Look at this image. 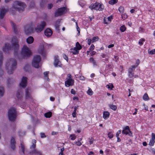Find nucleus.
<instances>
[{
    "instance_id": "1",
    "label": "nucleus",
    "mask_w": 155,
    "mask_h": 155,
    "mask_svg": "<svg viewBox=\"0 0 155 155\" xmlns=\"http://www.w3.org/2000/svg\"><path fill=\"white\" fill-rule=\"evenodd\" d=\"M17 62L13 58H10L8 60L6 63V69L9 74H12L16 68Z\"/></svg>"
},
{
    "instance_id": "2",
    "label": "nucleus",
    "mask_w": 155,
    "mask_h": 155,
    "mask_svg": "<svg viewBox=\"0 0 155 155\" xmlns=\"http://www.w3.org/2000/svg\"><path fill=\"white\" fill-rule=\"evenodd\" d=\"M18 56H16V58L19 60H21L22 58H25L29 57L31 54V52L29 48L26 46H23L21 53V55L22 56V58L19 56L18 53Z\"/></svg>"
},
{
    "instance_id": "3",
    "label": "nucleus",
    "mask_w": 155,
    "mask_h": 155,
    "mask_svg": "<svg viewBox=\"0 0 155 155\" xmlns=\"http://www.w3.org/2000/svg\"><path fill=\"white\" fill-rule=\"evenodd\" d=\"M26 6V5L25 3L18 1L14 2L13 6V7L15 9L20 12H23Z\"/></svg>"
},
{
    "instance_id": "4",
    "label": "nucleus",
    "mask_w": 155,
    "mask_h": 155,
    "mask_svg": "<svg viewBox=\"0 0 155 155\" xmlns=\"http://www.w3.org/2000/svg\"><path fill=\"white\" fill-rule=\"evenodd\" d=\"M17 116L15 108H11L8 111V116L9 120L12 122H14Z\"/></svg>"
},
{
    "instance_id": "5",
    "label": "nucleus",
    "mask_w": 155,
    "mask_h": 155,
    "mask_svg": "<svg viewBox=\"0 0 155 155\" xmlns=\"http://www.w3.org/2000/svg\"><path fill=\"white\" fill-rule=\"evenodd\" d=\"M12 45L14 49V55L16 57L18 54V50L19 49V45L18 44V41L16 37H14L12 40Z\"/></svg>"
},
{
    "instance_id": "6",
    "label": "nucleus",
    "mask_w": 155,
    "mask_h": 155,
    "mask_svg": "<svg viewBox=\"0 0 155 155\" xmlns=\"http://www.w3.org/2000/svg\"><path fill=\"white\" fill-rule=\"evenodd\" d=\"M41 60V58L39 55H36L34 58L32 62L33 66L36 68H38L40 65V62Z\"/></svg>"
},
{
    "instance_id": "7",
    "label": "nucleus",
    "mask_w": 155,
    "mask_h": 155,
    "mask_svg": "<svg viewBox=\"0 0 155 155\" xmlns=\"http://www.w3.org/2000/svg\"><path fill=\"white\" fill-rule=\"evenodd\" d=\"M89 7L91 10L94 9L99 11H102L104 9V6L103 5L100 4L99 3H96L94 4H91Z\"/></svg>"
},
{
    "instance_id": "8",
    "label": "nucleus",
    "mask_w": 155,
    "mask_h": 155,
    "mask_svg": "<svg viewBox=\"0 0 155 155\" xmlns=\"http://www.w3.org/2000/svg\"><path fill=\"white\" fill-rule=\"evenodd\" d=\"M66 8L65 7H63L58 9L54 13V17H57L65 14L66 13Z\"/></svg>"
},
{
    "instance_id": "9",
    "label": "nucleus",
    "mask_w": 155,
    "mask_h": 155,
    "mask_svg": "<svg viewBox=\"0 0 155 155\" xmlns=\"http://www.w3.org/2000/svg\"><path fill=\"white\" fill-rule=\"evenodd\" d=\"M45 25V22L43 21H42L40 24L38 25L37 27L35 28V30L37 32H40L44 29Z\"/></svg>"
},
{
    "instance_id": "10",
    "label": "nucleus",
    "mask_w": 155,
    "mask_h": 155,
    "mask_svg": "<svg viewBox=\"0 0 155 155\" xmlns=\"http://www.w3.org/2000/svg\"><path fill=\"white\" fill-rule=\"evenodd\" d=\"M34 31V30L31 25H27L25 27V32L26 35L30 34L33 33Z\"/></svg>"
},
{
    "instance_id": "11",
    "label": "nucleus",
    "mask_w": 155,
    "mask_h": 155,
    "mask_svg": "<svg viewBox=\"0 0 155 155\" xmlns=\"http://www.w3.org/2000/svg\"><path fill=\"white\" fill-rule=\"evenodd\" d=\"M27 78L25 77H23L21 80V82L20 84L21 86L22 87L25 88L27 85Z\"/></svg>"
},
{
    "instance_id": "12",
    "label": "nucleus",
    "mask_w": 155,
    "mask_h": 155,
    "mask_svg": "<svg viewBox=\"0 0 155 155\" xmlns=\"http://www.w3.org/2000/svg\"><path fill=\"white\" fill-rule=\"evenodd\" d=\"M8 11V9L4 8H2L0 9V19H2Z\"/></svg>"
},
{
    "instance_id": "13",
    "label": "nucleus",
    "mask_w": 155,
    "mask_h": 155,
    "mask_svg": "<svg viewBox=\"0 0 155 155\" xmlns=\"http://www.w3.org/2000/svg\"><path fill=\"white\" fill-rule=\"evenodd\" d=\"M54 58V64L55 66V67H57L58 66H61V62L59 61L58 56H55Z\"/></svg>"
},
{
    "instance_id": "14",
    "label": "nucleus",
    "mask_w": 155,
    "mask_h": 155,
    "mask_svg": "<svg viewBox=\"0 0 155 155\" xmlns=\"http://www.w3.org/2000/svg\"><path fill=\"white\" fill-rule=\"evenodd\" d=\"M74 83V81L73 79H67L65 82V85L67 87L70 86H72Z\"/></svg>"
},
{
    "instance_id": "15",
    "label": "nucleus",
    "mask_w": 155,
    "mask_h": 155,
    "mask_svg": "<svg viewBox=\"0 0 155 155\" xmlns=\"http://www.w3.org/2000/svg\"><path fill=\"white\" fill-rule=\"evenodd\" d=\"M31 88L30 87L27 88L25 89V96L26 99L31 98V96L30 92Z\"/></svg>"
},
{
    "instance_id": "16",
    "label": "nucleus",
    "mask_w": 155,
    "mask_h": 155,
    "mask_svg": "<svg viewBox=\"0 0 155 155\" xmlns=\"http://www.w3.org/2000/svg\"><path fill=\"white\" fill-rule=\"evenodd\" d=\"M16 142L15 138L12 137L11 140L10 147L13 150H14L15 148V144Z\"/></svg>"
},
{
    "instance_id": "17",
    "label": "nucleus",
    "mask_w": 155,
    "mask_h": 155,
    "mask_svg": "<svg viewBox=\"0 0 155 155\" xmlns=\"http://www.w3.org/2000/svg\"><path fill=\"white\" fill-rule=\"evenodd\" d=\"M52 31L49 28H47L44 31L45 35L47 37L51 36L52 34Z\"/></svg>"
},
{
    "instance_id": "18",
    "label": "nucleus",
    "mask_w": 155,
    "mask_h": 155,
    "mask_svg": "<svg viewBox=\"0 0 155 155\" xmlns=\"http://www.w3.org/2000/svg\"><path fill=\"white\" fill-rule=\"evenodd\" d=\"M12 47L10 45L9 43H6L5 44V46L4 48H3V51L6 52H7V50H11V49Z\"/></svg>"
},
{
    "instance_id": "19",
    "label": "nucleus",
    "mask_w": 155,
    "mask_h": 155,
    "mask_svg": "<svg viewBox=\"0 0 155 155\" xmlns=\"http://www.w3.org/2000/svg\"><path fill=\"white\" fill-rule=\"evenodd\" d=\"M11 23L14 32L16 33H17L18 29V26L15 24L13 22H12Z\"/></svg>"
},
{
    "instance_id": "20",
    "label": "nucleus",
    "mask_w": 155,
    "mask_h": 155,
    "mask_svg": "<svg viewBox=\"0 0 155 155\" xmlns=\"http://www.w3.org/2000/svg\"><path fill=\"white\" fill-rule=\"evenodd\" d=\"M34 41V39L32 36H29L26 39V41L29 44L32 43Z\"/></svg>"
},
{
    "instance_id": "21",
    "label": "nucleus",
    "mask_w": 155,
    "mask_h": 155,
    "mask_svg": "<svg viewBox=\"0 0 155 155\" xmlns=\"http://www.w3.org/2000/svg\"><path fill=\"white\" fill-rule=\"evenodd\" d=\"M23 95V93L20 90L17 92L16 95L18 99H20L22 97Z\"/></svg>"
},
{
    "instance_id": "22",
    "label": "nucleus",
    "mask_w": 155,
    "mask_h": 155,
    "mask_svg": "<svg viewBox=\"0 0 155 155\" xmlns=\"http://www.w3.org/2000/svg\"><path fill=\"white\" fill-rule=\"evenodd\" d=\"M110 115L109 112L104 111L103 112V117L105 119L108 118Z\"/></svg>"
},
{
    "instance_id": "23",
    "label": "nucleus",
    "mask_w": 155,
    "mask_h": 155,
    "mask_svg": "<svg viewBox=\"0 0 155 155\" xmlns=\"http://www.w3.org/2000/svg\"><path fill=\"white\" fill-rule=\"evenodd\" d=\"M5 92V89L2 86H0V97H2Z\"/></svg>"
},
{
    "instance_id": "24",
    "label": "nucleus",
    "mask_w": 155,
    "mask_h": 155,
    "mask_svg": "<svg viewBox=\"0 0 155 155\" xmlns=\"http://www.w3.org/2000/svg\"><path fill=\"white\" fill-rule=\"evenodd\" d=\"M39 52L42 55V56L45 57L46 55V53L45 51L43 49V47H42V48L39 50Z\"/></svg>"
},
{
    "instance_id": "25",
    "label": "nucleus",
    "mask_w": 155,
    "mask_h": 155,
    "mask_svg": "<svg viewBox=\"0 0 155 155\" xmlns=\"http://www.w3.org/2000/svg\"><path fill=\"white\" fill-rule=\"evenodd\" d=\"M71 52L74 54H77L79 53V51L75 48L71 49Z\"/></svg>"
},
{
    "instance_id": "26",
    "label": "nucleus",
    "mask_w": 155,
    "mask_h": 155,
    "mask_svg": "<svg viewBox=\"0 0 155 155\" xmlns=\"http://www.w3.org/2000/svg\"><path fill=\"white\" fill-rule=\"evenodd\" d=\"M47 2L45 0H42L40 3V5L41 8H43L46 4Z\"/></svg>"
},
{
    "instance_id": "27",
    "label": "nucleus",
    "mask_w": 155,
    "mask_h": 155,
    "mask_svg": "<svg viewBox=\"0 0 155 155\" xmlns=\"http://www.w3.org/2000/svg\"><path fill=\"white\" fill-rule=\"evenodd\" d=\"M31 153L32 154L34 153L37 155H41V153L40 151L36 149H35L32 150L31 152Z\"/></svg>"
},
{
    "instance_id": "28",
    "label": "nucleus",
    "mask_w": 155,
    "mask_h": 155,
    "mask_svg": "<svg viewBox=\"0 0 155 155\" xmlns=\"http://www.w3.org/2000/svg\"><path fill=\"white\" fill-rule=\"evenodd\" d=\"M60 23V21L59 20H57L55 24V28L58 30H59V24Z\"/></svg>"
},
{
    "instance_id": "29",
    "label": "nucleus",
    "mask_w": 155,
    "mask_h": 155,
    "mask_svg": "<svg viewBox=\"0 0 155 155\" xmlns=\"http://www.w3.org/2000/svg\"><path fill=\"white\" fill-rule=\"evenodd\" d=\"M75 48L79 51L82 48V47L78 42H77L76 44V47Z\"/></svg>"
},
{
    "instance_id": "30",
    "label": "nucleus",
    "mask_w": 155,
    "mask_h": 155,
    "mask_svg": "<svg viewBox=\"0 0 155 155\" xmlns=\"http://www.w3.org/2000/svg\"><path fill=\"white\" fill-rule=\"evenodd\" d=\"M109 106L110 109L114 110H116L117 109V107L115 105L109 104Z\"/></svg>"
},
{
    "instance_id": "31",
    "label": "nucleus",
    "mask_w": 155,
    "mask_h": 155,
    "mask_svg": "<svg viewBox=\"0 0 155 155\" xmlns=\"http://www.w3.org/2000/svg\"><path fill=\"white\" fill-rule=\"evenodd\" d=\"M35 2L34 1L31 2L29 6V8H35Z\"/></svg>"
},
{
    "instance_id": "32",
    "label": "nucleus",
    "mask_w": 155,
    "mask_h": 155,
    "mask_svg": "<svg viewBox=\"0 0 155 155\" xmlns=\"http://www.w3.org/2000/svg\"><path fill=\"white\" fill-rule=\"evenodd\" d=\"M49 71H46L44 72V77L45 79L48 81V80L49 79L48 77V74H49Z\"/></svg>"
},
{
    "instance_id": "33",
    "label": "nucleus",
    "mask_w": 155,
    "mask_h": 155,
    "mask_svg": "<svg viewBox=\"0 0 155 155\" xmlns=\"http://www.w3.org/2000/svg\"><path fill=\"white\" fill-rule=\"evenodd\" d=\"M102 57L103 58H105V60L106 61H108L109 56L107 55L103 54L101 55Z\"/></svg>"
},
{
    "instance_id": "34",
    "label": "nucleus",
    "mask_w": 155,
    "mask_h": 155,
    "mask_svg": "<svg viewBox=\"0 0 155 155\" xmlns=\"http://www.w3.org/2000/svg\"><path fill=\"white\" fill-rule=\"evenodd\" d=\"M143 99L145 101H147L149 99V97L147 94L145 93L143 97Z\"/></svg>"
},
{
    "instance_id": "35",
    "label": "nucleus",
    "mask_w": 155,
    "mask_h": 155,
    "mask_svg": "<svg viewBox=\"0 0 155 155\" xmlns=\"http://www.w3.org/2000/svg\"><path fill=\"white\" fill-rule=\"evenodd\" d=\"M24 69L26 71H28L30 69V65L28 64H27L24 67Z\"/></svg>"
},
{
    "instance_id": "36",
    "label": "nucleus",
    "mask_w": 155,
    "mask_h": 155,
    "mask_svg": "<svg viewBox=\"0 0 155 155\" xmlns=\"http://www.w3.org/2000/svg\"><path fill=\"white\" fill-rule=\"evenodd\" d=\"M52 113L51 112L47 113L45 114V116L47 118H49L51 116Z\"/></svg>"
},
{
    "instance_id": "37",
    "label": "nucleus",
    "mask_w": 155,
    "mask_h": 155,
    "mask_svg": "<svg viewBox=\"0 0 155 155\" xmlns=\"http://www.w3.org/2000/svg\"><path fill=\"white\" fill-rule=\"evenodd\" d=\"M32 145L31 147V148H32L35 149L36 147V140H33Z\"/></svg>"
},
{
    "instance_id": "38",
    "label": "nucleus",
    "mask_w": 155,
    "mask_h": 155,
    "mask_svg": "<svg viewBox=\"0 0 155 155\" xmlns=\"http://www.w3.org/2000/svg\"><path fill=\"white\" fill-rule=\"evenodd\" d=\"M87 93L89 95H92L93 94V92L92 90L89 88L87 91Z\"/></svg>"
},
{
    "instance_id": "39",
    "label": "nucleus",
    "mask_w": 155,
    "mask_h": 155,
    "mask_svg": "<svg viewBox=\"0 0 155 155\" xmlns=\"http://www.w3.org/2000/svg\"><path fill=\"white\" fill-rule=\"evenodd\" d=\"M99 39V38L97 36L94 37L92 39V42H95L97 41Z\"/></svg>"
},
{
    "instance_id": "40",
    "label": "nucleus",
    "mask_w": 155,
    "mask_h": 155,
    "mask_svg": "<svg viewBox=\"0 0 155 155\" xmlns=\"http://www.w3.org/2000/svg\"><path fill=\"white\" fill-rule=\"evenodd\" d=\"M117 0H111L109 1V3L110 4L113 5L117 3Z\"/></svg>"
},
{
    "instance_id": "41",
    "label": "nucleus",
    "mask_w": 155,
    "mask_h": 155,
    "mask_svg": "<svg viewBox=\"0 0 155 155\" xmlns=\"http://www.w3.org/2000/svg\"><path fill=\"white\" fill-rule=\"evenodd\" d=\"M154 142L155 141L154 139H151L149 142V145L151 146H153L154 144Z\"/></svg>"
},
{
    "instance_id": "42",
    "label": "nucleus",
    "mask_w": 155,
    "mask_h": 155,
    "mask_svg": "<svg viewBox=\"0 0 155 155\" xmlns=\"http://www.w3.org/2000/svg\"><path fill=\"white\" fill-rule=\"evenodd\" d=\"M118 10L121 13H122L124 12V8L122 6H120Z\"/></svg>"
},
{
    "instance_id": "43",
    "label": "nucleus",
    "mask_w": 155,
    "mask_h": 155,
    "mask_svg": "<svg viewBox=\"0 0 155 155\" xmlns=\"http://www.w3.org/2000/svg\"><path fill=\"white\" fill-rule=\"evenodd\" d=\"M120 30L122 32H124L126 30V27L124 25L122 26L120 28Z\"/></svg>"
},
{
    "instance_id": "44",
    "label": "nucleus",
    "mask_w": 155,
    "mask_h": 155,
    "mask_svg": "<svg viewBox=\"0 0 155 155\" xmlns=\"http://www.w3.org/2000/svg\"><path fill=\"white\" fill-rule=\"evenodd\" d=\"M91 62H92L94 65H96V62L93 58H91L90 59Z\"/></svg>"
},
{
    "instance_id": "45",
    "label": "nucleus",
    "mask_w": 155,
    "mask_h": 155,
    "mask_svg": "<svg viewBox=\"0 0 155 155\" xmlns=\"http://www.w3.org/2000/svg\"><path fill=\"white\" fill-rule=\"evenodd\" d=\"M145 40L143 38H142L141 39H140L139 42V44L140 45H142L143 44V42Z\"/></svg>"
},
{
    "instance_id": "46",
    "label": "nucleus",
    "mask_w": 155,
    "mask_h": 155,
    "mask_svg": "<svg viewBox=\"0 0 155 155\" xmlns=\"http://www.w3.org/2000/svg\"><path fill=\"white\" fill-rule=\"evenodd\" d=\"M76 25H77V30L78 32V35H79V34H80V29L78 27V26L77 22H76Z\"/></svg>"
},
{
    "instance_id": "47",
    "label": "nucleus",
    "mask_w": 155,
    "mask_h": 155,
    "mask_svg": "<svg viewBox=\"0 0 155 155\" xmlns=\"http://www.w3.org/2000/svg\"><path fill=\"white\" fill-rule=\"evenodd\" d=\"M108 137L110 138H112L113 137V134H112V133H111V132H109L108 134Z\"/></svg>"
},
{
    "instance_id": "48",
    "label": "nucleus",
    "mask_w": 155,
    "mask_h": 155,
    "mask_svg": "<svg viewBox=\"0 0 155 155\" xmlns=\"http://www.w3.org/2000/svg\"><path fill=\"white\" fill-rule=\"evenodd\" d=\"M21 149L23 153V154H24V150H25V147L24 146L22 143L21 144Z\"/></svg>"
},
{
    "instance_id": "49",
    "label": "nucleus",
    "mask_w": 155,
    "mask_h": 155,
    "mask_svg": "<svg viewBox=\"0 0 155 155\" xmlns=\"http://www.w3.org/2000/svg\"><path fill=\"white\" fill-rule=\"evenodd\" d=\"M70 137H71V139L72 140H74L76 138L75 135L74 134H71L70 135Z\"/></svg>"
},
{
    "instance_id": "50",
    "label": "nucleus",
    "mask_w": 155,
    "mask_h": 155,
    "mask_svg": "<svg viewBox=\"0 0 155 155\" xmlns=\"http://www.w3.org/2000/svg\"><path fill=\"white\" fill-rule=\"evenodd\" d=\"M106 87L108 89L110 88H110V90H112V88L114 87V86H113V84H111L110 85H107Z\"/></svg>"
},
{
    "instance_id": "51",
    "label": "nucleus",
    "mask_w": 155,
    "mask_h": 155,
    "mask_svg": "<svg viewBox=\"0 0 155 155\" xmlns=\"http://www.w3.org/2000/svg\"><path fill=\"white\" fill-rule=\"evenodd\" d=\"M53 6V4H49L48 5V9H51Z\"/></svg>"
},
{
    "instance_id": "52",
    "label": "nucleus",
    "mask_w": 155,
    "mask_h": 155,
    "mask_svg": "<svg viewBox=\"0 0 155 155\" xmlns=\"http://www.w3.org/2000/svg\"><path fill=\"white\" fill-rule=\"evenodd\" d=\"M128 131L127 130H126L124 129L122 130V134H125L126 135H127L128 134Z\"/></svg>"
},
{
    "instance_id": "53",
    "label": "nucleus",
    "mask_w": 155,
    "mask_h": 155,
    "mask_svg": "<svg viewBox=\"0 0 155 155\" xmlns=\"http://www.w3.org/2000/svg\"><path fill=\"white\" fill-rule=\"evenodd\" d=\"M149 53L150 54H153L155 53V49L152 50L150 51H149Z\"/></svg>"
},
{
    "instance_id": "54",
    "label": "nucleus",
    "mask_w": 155,
    "mask_h": 155,
    "mask_svg": "<svg viewBox=\"0 0 155 155\" xmlns=\"http://www.w3.org/2000/svg\"><path fill=\"white\" fill-rule=\"evenodd\" d=\"M134 69H133V68H130L128 69V73H132L133 71H134Z\"/></svg>"
},
{
    "instance_id": "55",
    "label": "nucleus",
    "mask_w": 155,
    "mask_h": 155,
    "mask_svg": "<svg viewBox=\"0 0 155 155\" xmlns=\"http://www.w3.org/2000/svg\"><path fill=\"white\" fill-rule=\"evenodd\" d=\"M89 142L90 144H91L93 143V142L94 140V139L92 137H91V138H89Z\"/></svg>"
},
{
    "instance_id": "56",
    "label": "nucleus",
    "mask_w": 155,
    "mask_h": 155,
    "mask_svg": "<svg viewBox=\"0 0 155 155\" xmlns=\"http://www.w3.org/2000/svg\"><path fill=\"white\" fill-rule=\"evenodd\" d=\"M134 73H129L128 76L130 78H132L134 76Z\"/></svg>"
},
{
    "instance_id": "57",
    "label": "nucleus",
    "mask_w": 155,
    "mask_h": 155,
    "mask_svg": "<svg viewBox=\"0 0 155 155\" xmlns=\"http://www.w3.org/2000/svg\"><path fill=\"white\" fill-rule=\"evenodd\" d=\"M121 130H120L118 131L116 134V137H119V134L121 133Z\"/></svg>"
},
{
    "instance_id": "58",
    "label": "nucleus",
    "mask_w": 155,
    "mask_h": 155,
    "mask_svg": "<svg viewBox=\"0 0 155 155\" xmlns=\"http://www.w3.org/2000/svg\"><path fill=\"white\" fill-rule=\"evenodd\" d=\"M4 74L3 71L2 69L1 68H0V76H2Z\"/></svg>"
},
{
    "instance_id": "59",
    "label": "nucleus",
    "mask_w": 155,
    "mask_h": 155,
    "mask_svg": "<svg viewBox=\"0 0 155 155\" xmlns=\"http://www.w3.org/2000/svg\"><path fill=\"white\" fill-rule=\"evenodd\" d=\"M75 143L77 146H81L82 144L81 142H80L79 141L76 142Z\"/></svg>"
},
{
    "instance_id": "60",
    "label": "nucleus",
    "mask_w": 155,
    "mask_h": 155,
    "mask_svg": "<svg viewBox=\"0 0 155 155\" xmlns=\"http://www.w3.org/2000/svg\"><path fill=\"white\" fill-rule=\"evenodd\" d=\"M40 134L41 138H43L46 137V136H45V134L44 133H41Z\"/></svg>"
},
{
    "instance_id": "61",
    "label": "nucleus",
    "mask_w": 155,
    "mask_h": 155,
    "mask_svg": "<svg viewBox=\"0 0 155 155\" xmlns=\"http://www.w3.org/2000/svg\"><path fill=\"white\" fill-rule=\"evenodd\" d=\"M63 57L64 59L66 60L67 61H68V57L65 54H64L63 55Z\"/></svg>"
},
{
    "instance_id": "62",
    "label": "nucleus",
    "mask_w": 155,
    "mask_h": 155,
    "mask_svg": "<svg viewBox=\"0 0 155 155\" xmlns=\"http://www.w3.org/2000/svg\"><path fill=\"white\" fill-rule=\"evenodd\" d=\"M67 76L68 78H67V79H73L72 78V76L71 75V74H68Z\"/></svg>"
},
{
    "instance_id": "63",
    "label": "nucleus",
    "mask_w": 155,
    "mask_h": 155,
    "mask_svg": "<svg viewBox=\"0 0 155 155\" xmlns=\"http://www.w3.org/2000/svg\"><path fill=\"white\" fill-rule=\"evenodd\" d=\"M127 17V16L125 14H123L122 15V18L123 19H125Z\"/></svg>"
},
{
    "instance_id": "64",
    "label": "nucleus",
    "mask_w": 155,
    "mask_h": 155,
    "mask_svg": "<svg viewBox=\"0 0 155 155\" xmlns=\"http://www.w3.org/2000/svg\"><path fill=\"white\" fill-rule=\"evenodd\" d=\"M94 46L92 44L91 45V47L90 48V51L94 49Z\"/></svg>"
}]
</instances>
